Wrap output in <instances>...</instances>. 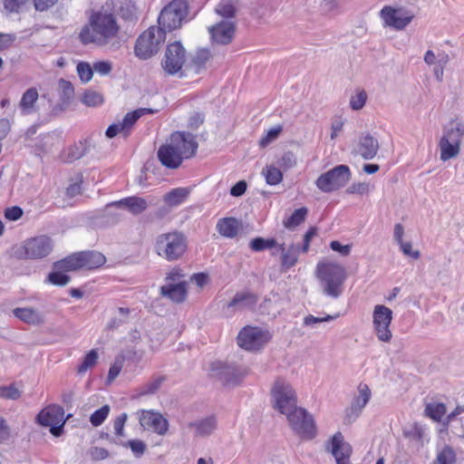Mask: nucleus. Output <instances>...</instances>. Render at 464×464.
Wrapping results in <instances>:
<instances>
[{"label": "nucleus", "instance_id": "1", "mask_svg": "<svg viewBox=\"0 0 464 464\" xmlns=\"http://www.w3.org/2000/svg\"><path fill=\"white\" fill-rule=\"evenodd\" d=\"M198 143L195 135L189 132L175 131L161 145L157 152L160 163L168 169H178L185 159L196 153Z\"/></svg>", "mask_w": 464, "mask_h": 464}, {"label": "nucleus", "instance_id": "2", "mask_svg": "<svg viewBox=\"0 0 464 464\" xmlns=\"http://www.w3.org/2000/svg\"><path fill=\"white\" fill-rule=\"evenodd\" d=\"M120 30L116 17L108 12H95L92 14L79 34V39L83 44H95L105 46L116 37Z\"/></svg>", "mask_w": 464, "mask_h": 464}, {"label": "nucleus", "instance_id": "3", "mask_svg": "<svg viewBox=\"0 0 464 464\" xmlns=\"http://www.w3.org/2000/svg\"><path fill=\"white\" fill-rule=\"evenodd\" d=\"M315 275L324 295L333 299L342 295L343 284L347 278L345 268L342 265L326 261L319 262Z\"/></svg>", "mask_w": 464, "mask_h": 464}, {"label": "nucleus", "instance_id": "4", "mask_svg": "<svg viewBox=\"0 0 464 464\" xmlns=\"http://www.w3.org/2000/svg\"><path fill=\"white\" fill-rule=\"evenodd\" d=\"M53 249V239L45 235L30 237L12 247L11 256L19 260H40Z\"/></svg>", "mask_w": 464, "mask_h": 464}, {"label": "nucleus", "instance_id": "5", "mask_svg": "<svg viewBox=\"0 0 464 464\" xmlns=\"http://www.w3.org/2000/svg\"><path fill=\"white\" fill-rule=\"evenodd\" d=\"M187 250V239L180 232H169L158 236L155 244L156 253L168 261H176Z\"/></svg>", "mask_w": 464, "mask_h": 464}, {"label": "nucleus", "instance_id": "6", "mask_svg": "<svg viewBox=\"0 0 464 464\" xmlns=\"http://www.w3.org/2000/svg\"><path fill=\"white\" fill-rule=\"evenodd\" d=\"M165 39L161 28L150 26L138 37L134 47L135 55L142 60L150 59L159 52Z\"/></svg>", "mask_w": 464, "mask_h": 464}, {"label": "nucleus", "instance_id": "7", "mask_svg": "<svg viewBox=\"0 0 464 464\" xmlns=\"http://www.w3.org/2000/svg\"><path fill=\"white\" fill-rule=\"evenodd\" d=\"M272 403L274 409L281 414H287L296 406V394L289 382L278 379L275 382L271 390Z\"/></svg>", "mask_w": 464, "mask_h": 464}, {"label": "nucleus", "instance_id": "8", "mask_svg": "<svg viewBox=\"0 0 464 464\" xmlns=\"http://www.w3.org/2000/svg\"><path fill=\"white\" fill-rule=\"evenodd\" d=\"M351 179V170L346 165H338L321 174L315 185L324 193H331L344 187Z\"/></svg>", "mask_w": 464, "mask_h": 464}, {"label": "nucleus", "instance_id": "9", "mask_svg": "<svg viewBox=\"0 0 464 464\" xmlns=\"http://www.w3.org/2000/svg\"><path fill=\"white\" fill-rule=\"evenodd\" d=\"M188 13V5L185 0H173L160 12L158 23L164 33L172 31L180 26L182 20Z\"/></svg>", "mask_w": 464, "mask_h": 464}, {"label": "nucleus", "instance_id": "10", "mask_svg": "<svg viewBox=\"0 0 464 464\" xmlns=\"http://www.w3.org/2000/svg\"><path fill=\"white\" fill-rule=\"evenodd\" d=\"M292 430L300 437L311 440L315 436L316 429L313 416L306 410L295 406L285 414Z\"/></svg>", "mask_w": 464, "mask_h": 464}, {"label": "nucleus", "instance_id": "11", "mask_svg": "<svg viewBox=\"0 0 464 464\" xmlns=\"http://www.w3.org/2000/svg\"><path fill=\"white\" fill-rule=\"evenodd\" d=\"M272 338L267 330L256 326H246L237 335V344L250 352L262 349Z\"/></svg>", "mask_w": 464, "mask_h": 464}, {"label": "nucleus", "instance_id": "12", "mask_svg": "<svg viewBox=\"0 0 464 464\" xmlns=\"http://www.w3.org/2000/svg\"><path fill=\"white\" fill-rule=\"evenodd\" d=\"M186 62V50L180 42H174L167 46L161 65L169 75L179 73Z\"/></svg>", "mask_w": 464, "mask_h": 464}, {"label": "nucleus", "instance_id": "13", "mask_svg": "<svg viewBox=\"0 0 464 464\" xmlns=\"http://www.w3.org/2000/svg\"><path fill=\"white\" fill-rule=\"evenodd\" d=\"M380 17L385 26L402 30L412 21L414 14L404 7L385 5L380 12Z\"/></svg>", "mask_w": 464, "mask_h": 464}, {"label": "nucleus", "instance_id": "14", "mask_svg": "<svg viewBox=\"0 0 464 464\" xmlns=\"http://www.w3.org/2000/svg\"><path fill=\"white\" fill-rule=\"evenodd\" d=\"M373 326L375 334L380 341L390 342L392 339V332L390 324L392 320V311L382 304H377L374 307L373 314Z\"/></svg>", "mask_w": 464, "mask_h": 464}, {"label": "nucleus", "instance_id": "15", "mask_svg": "<svg viewBox=\"0 0 464 464\" xmlns=\"http://www.w3.org/2000/svg\"><path fill=\"white\" fill-rule=\"evenodd\" d=\"M371 397L372 392L369 386L365 383H360L358 394L353 399L351 406L345 410V421L348 423L355 421L369 402Z\"/></svg>", "mask_w": 464, "mask_h": 464}, {"label": "nucleus", "instance_id": "16", "mask_svg": "<svg viewBox=\"0 0 464 464\" xmlns=\"http://www.w3.org/2000/svg\"><path fill=\"white\" fill-rule=\"evenodd\" d=\"M257 301L258 296L250 291L237 292L232 300L223 306V310L227 315H231L236 311L254 309Z\"/></svg>", "mask_w": 464, "mask_h": 464}, {"label": "nucleus", "instance_id": "17", "mask_svg": "<svg viewBox=\"0 0 464 464\" xmlns=\"http://www.w3.org/2000/svg\"><path fill=\"white\" fill-rule=\"evenodd\" d=\"M209 34L214 43L227 45L234 38L236 24L230 20H224L208 28Z\"/></svg>", "mask_w": 464, "mask_h": 464}, {"label": "nucleus", "instance_id": "18", "mask_svg": "<svg viewBox=\"0 0 464 464\" xmlns=\"http://www.w3.org/2000/svg\"><path fill=\"white\" fill-rule=\"evenodd\" d=\"M140 423L144 429L164 435L168 431L169 423L160 413L152 411H143L140 417Z\"/></svg>", "mask_w": 464, "mask_h": 464}, {"label": "nucleus", "instance_id": "19", "mask_svg": "<svg viewBox=\"0 0 464 464\" xmlns=\"http://www.w3.org/2000/svg\"><path fill=\"white\" fill-rule=\"evenodd\" d=\"M112 207L124 208L132 215L137 216L148 208V202L143 198L132 196L109 203L106 206V210L108 211Z\"/></svg>", "mask_w": 464, "mask_h": 464}, {"label": "nucleus", "instance_id": "20", "mask_svg": "<svg viewBox=\"0 0 464 464\" xmlns=\"http://www.w3.org/2000/svg\"><path fill=\"white\" fill-rule=\"evenodd\" d=\"M327 450L330 451L338 463V459L343 462H348L351 455V447L343 442V437L341 432H336L329 441Z\"/></svg>", "mask_w": 464, "mask_h": 464}, {"label": "nucleus", "instance_id": "21", "mask_svg": "<svg viewBox=\"0 0 464 464\" xmlns=\"http://www.w3.org/2000/svg\"><path fill=\"white\" fill-rule=\"evenodd\" d=\"M40 425L48 427L58 423H65L64 411L61 406L51 405L42 410L37 415Z\"/></svg>", "mask_w": 464, "mask_h": 464}, {"label": "nucleus", "instance_id": "22", "mask_svg": "<svg viewBox=\"0 0 464 464\" xmlns=\"http://www.w3.org/2000/svg\"><path fill=\"white\" fill-rule=\"evenodd\" d=\"M160 295L175 303H182L188 295L187 283H167L160 287Z\"/></svg>", "mask_w": 464, "mask_h": 464}, {"label": "nucleus", "instance_id": "23", "mask_svg": "<svg viewBox=\"0 0 464 464\" xmlns=\"http://www.w3.org/2000/svg\"><path fill=\"white\" fill-rule=\"evenodd\" d=\"M460 142L455 138H452L444 133L441 137L439 146L440 150V160L447 161L459 155L460 150Z\"/></svg>", "mask_w": 464, "mask_h": 464}, {"label": "nucleus", "instance_id": "24", "mask_svg": "<svg viewBox=\"0 0 464 464\" xmlns=\"http://www.w3.org/2000/svg\"><path fill=\"white\" fill-rule=\"evenodd\" d=\"M281 252V267L284 271L295 266L298 261L300 253V246L297 244H291L286 246L285 244L279 245Z\"/></svg>", "mask_w": 464, "mask_h": 464}, {"label": "nucleus", "instance_id": "25", "mask_svg": "<svg viewBox=\"0 0 464 464\" xmlns=\"http://www.w3.org/2000/svg\"><path fill=\"white\" fill-rule=\"evenodd\" d=\"M379 150V142L372 135L366 134L359 140L357 152L364 160L373 159Z\"/></svg>", "mask_w": 464, "mask_h": 464}, {"label": "nucleus", "instance_id": "26", "mask_svg": "<svg viewBox=\"0 0 464 464\" xmlns=\"http://www.w3.org/2000/svg\"><path fill=\"white\" fill-rule=\"evenodd\" d=\"M13 314L28 324L40 325L44 323V314L32 307H17L13 310Z\"/></svg>", "mask_w": 464, "mask_h": 464}, {"label": "nucleus", "instance_id": "27", "mask_svg": "<svg viewBox=\"0 0 464 464\" xmlns=\"http://www.w3.org/2000/svg\"><path fill=\"white\" fill-rule=\"evenodd\" d=\"M216 228L222 237L234 238L237 236L241 224L236 218H223L218 219Z\"/></svg>", "mask_w": 464, "mask_h": 464}, {"label": "nucleus", "instance_id": "28", "mask_svg": "<svg viewBox=\"0 0 464 464\" xmlns=\"http://www.w3.org/2000/svg\"><path fill=\"white\" fill-rule=\"evenodd\" d=\"M89 151L87 141L74 143L67 148L62 154L61 158L64 162L71 163L82 158Z\"/></svg>", "mask_w": 464, "mask_h": 464}, {"label": "nucleus", "instance_id": "29", "mask_svg": "<svg viewBox=\"0 0 464 464\" xmlns=\"http://www.w3.org/2000/svg\"><path fill=\"white\" fill-rule=\"evenodd\" d=\"M82 269H95L102 266L105 261V256L96 251L81 252Z\"/></svg>", "mask_w": 464, "mask_h": 464}, {"label": "nucleus", "instance_id": "30", "mask_svg": "<svg viewBox=\"0 0 464 464\" xmlns=\"http://www.w3.org/2000/svg\"><path fill=\"white\" fill-rule=\"evenodd\" d=\"M189 427L195 429L197 436H209L217 429V420L214 416H208L200 420L189 423Z\"/></svg>", "mask_w": 464, "mask_h": 464}, {"label": "nucleus", "instance_id": "31", "mask_svg": "<svg viewBox=\"0 0 464 464\" xmlns=\"http://www.w3.org/2000/svg\"><path fill=\"white\" fill-rule=\"evenodd\" d=\"M188 194L189 189L186 188H176L164 196V201L169 207L175 208L183 204Z\"/></svg>", "mask_w": 464, "mask_h": 464}, {"label": "nucleus", "instance_id": "32", "mask_svg": "<svg viewBox=\"0 0 464 464\" xmlns=\"http://www.w3.org/2000/svg\"><path fill=\"white\" fill-rule=\"evenodd\" d=\"M210 52L208 49H198L192 56L188 68L192 70L195 73H199L205 68L207 62L210 59Z\"/></svg>", "mask_w": 464, "mask_h": 464}, {"label": "nucleus", "instance_id": "33", "mask_svg": "<svg viewBox=\"0 0 464 464\" xmlns=\"http://www.w3.org/2000/svg\"><path fill=\"white\" fill-rule=\"evenodd\" d=\"M53 267L57 270L73 271L82 269L81 252L71 255L54 263Z\"/></svg>", "mask_w": 464, "mask_h": 464}, {"label": "nucleus", "instance_id": "34", "mask_svg": "<svg viewBox=\"0 0 464 464\" xmlns=\"http://www.w3.org/2000/svg\"><path fill=\"white\" fill-rule=\"evenodd\" d=\"M456 461L457 456L455 450L450 446H445L437 453L431 464H455Z\"/></svg>", "mask_w": 464, "mask_h": 464}, {"label": "nucleus", "instance_id": "35", "mask_svg": "<svg viewBox=\"0 0 464 464\" xmlns=\"http://www.w3.org/2000/svg\"><path fill=\"white\" fill-rule=\"evenodd\" d=\"M38 99L37 90L34 88H30L23 94L22 99L20 101V107L24 113L31 112L34 104Z\"/></svg>", "mask_w": 464, "mask_h": 464}, {"label": "nucleus", "instance_id": "36", "mask_svg": "<svg viewBox=\"0 0 464 464\" xmlns=\"http://www.w3.org/2000/svg\"><path fill=\"white\" fill-rule=\"evenodd\" d=\"M277 246V242L275 238H263L260 237H255L249 243V247L256 252H261L266 249H271Z\"/></svg>", "mask_w": 464, "mask_h": 464}, {"label": "nucleus", "instance_id": "37", "mask_svg": "<svg viewBox=\"0 0 464 464\" xmlns=\"http://www.w3.org/2000/svg\"><path fill=\"white\" fill-rule=\"evenodd\" d=\"M215 12L224 18L230 19L235 16L237 8L233 0H222L217 5Z\"/></svg>", "mask_w": 464, "mask_h": 464}, {"label": "nucleus", "instance_id": "38", "mask_svg": "<svg viewBox=\"0 0 464 464\" xmlns=\"http://www.w3.org/2000/svg\"><path fill=\"white\" fill-rule=\"evenodd\" d=\"M262 175L265 177L266 183L271 186L279 184L283 179L281 170L272 165L263 169Z\"/></svg>", "mask_w": 464, "mask_h": 464}, {"label": "nucleus", "instance_id": "39", "mask_svg": "<svg viewBox=\"0 0 464 464\" xmlns=\"http://www.w3.org/2000/svg\"><path fill=\"white\" fill-rule=\"evenodd\" d=\"M308 209L304 207L295 209L292 215L284 221V226L287 228L299 226L304 221Z\"/></svg>", "mask_w": 464, "mask_h": 464}, {"label": "nucleus", "instance_id": "40", "mask_svg": "<svg viewBox=\"0 0 464 464\" xmlns=\"http://www.w3.org/2000/svg\"><path fill=\"white\" fill-rule=\"evenodd\" d=\"M425 412L435 421H440L446 414V406L444 403H429L425 408Z\"/></svg>", "mask_w": 464, "mask_h": 464}, {"label": "nucleus", "instance_id": "41", "mask_svg": "<svg viewBox=\"0 0 464 464\" xmlns=\"http://www.w3.org/2000/svg\"><path fill=\"white\" fill-rule=\"evenodd\" d=\"M141 116V111H133L131 112H128L122 121H121V125L123 128V136L127 137L130 133V130L134 125V123L138 121V119Z\"/></svg>", "mask_w": 464, "mask_h": 464}, {"label": "nucleus", "instance_id": "42", "mask_svg": "<svg viewBox=\"0 0 464 464\" xmlns=\"http://www.w3.org/2000/svg\"><path fill=\"white\" fill-rule=\"evenodd\" d=\"M60 97L63 102H68L73 96L74 89L71 82L60 79L58 82Z\"/></svg>", "mask_w": 464, "mask_h": 464}, {"label": "nucleus", "instance_id": "43", "mask_svg": "<svg viewBox=\"0 0 464 464\" xmlns=\"http://www.w3.org/2000/svg\"><path fill=\"white\" fill-rule=\"evenodd\" d=\"M80 80L83 83L89 82L93 76V67L87 62H80L76 67Z\"/></svg>", "mask_w": 464, "mask_h": 464}, {"label": "nucleus", "instance_id": "44", "mask_svg": "<svg viewBox=\"0 0 464 464\" xmlns=\"http://www.w3.org/2000/svg\"><path fill=\"white\" fill-rule=\"evenodd\" d=\"M82 102L87 106L94 107L101 105L103 102V97L98 92L88 90L83 93Z\"/></svg>", "mask_w": 464, "mask_h": 464}, {"label": "nucleus", "instance_id": "45", "mask_svg": "<svg viewBox=\"0 0 464 464\" xmlns=\"http://www.w3.org/2000/svg\"><path fill=\"white\" fill-rule=\"evenodd\" d=\"M110 412V407L108 405H103L100 409L96 410L90 417V422L98 427L106 420Z\"/></svg>", "mask_w": 464, "mask_h": 464}, {"label": "nucleus", "instance_id": "46", "mask_svg": "<svg viewBox=\"0 0 464 464\" xmlns=\"http://www.w3.org/2000/svg\"><path fill=\"white\" fill-rule=\"evenodd\" d=\"M338 315H330L326 314L324 316H314L313 314H308L304 318V325L308 327H315L317 324L326 323L334 320Z\"/></svg>", "mask_w": 464, "mask_h": 464}, {"label": "nucleus", "instance_id": "47", "mask_svg": "<svg viewBox=\"0 0 464 464\" xmlns=\"http://www.w3.org/2000/svg\"><path fill=\"white\" fill-rule=\"evenodd\" d=\"M46 281L53 285L63 286L69 283L70 277L58 270L51 272Z\"/></svg>", "mask_w": 464, "mask_h": 464}, {"label": "nucleus", "instance_id": "48", "mask_svg": "<svg viewBox=\"0 0 464 464\" xmlns=\"http://www.w3.org/2000/svg\"><path fill=\"white\" fill-rule=\"evenodd\" d=\"M98 359V353L95 350H91L84 357L82 362L78 367L79 373L85 372L88 369L94 366Z\"/></svg>", "mask_w": 464, "mask_h": 464}, {"label": "nucleus", "instance_id": "49", "mask_svg": "<svg viewBox=\"0 0 464 464\" xmlns=\"http://www.w3.org/2000/svg\"><path fill=\"white\" fill-rule=\"evenodd\" d=\"M281 131H282V127L280 125L271 128L260 139L259 146L261 148L266 147L268 144H270L273 140H275L279 136Z\"/></svg>", "mask_w": 464, "mask_h": 464}, {"label": "nucleus", "instance_id": "50", "mask_svg": "<svg viewBox=\"0 0 464 464\" xmlns=\"http://www.w3.org/2000/svg\"><path fill=\"white\" fill-rule=\"evenodd\" d=\"M241 375L233 368H227L221 372L220 379L226 384L235 385L238 382Z\"/></svg>", "mask_w": 464, "mask_h": 464}, {"label": "nucleus", "instance_id": "51", "mask_svg": "<svg viewBox=\"0 0 464 464\" xmlns=\"http://www.w3.org/2000/svg\"><path fill=\"white\" fill-rule=\"evenodd\" d=\"M367 94L364 91L358 92L355 95H353L350 99V106L353 110H361L366 103Z\"/></svg>", "mask_w": 464, "mask_h": 464}, {"label": "nucleus", "instance_id": "52", "mask_svg": "<svg viewBox=\"0 0 464 464\" xmlns=\"http://www.w3.org/2000/svg\"><path fill=\"white\" fill-rule=\"evenodd\" d=\"M124 446L129 447L137 458L142 456L146 450V444L140 440H130Z\"/></svg>", "mask_w": 464, "mask_h": 464}, {"label": "nucleus", "instance_id": "53", "mask_svg": "<svg viewBox=\"0 0 464 464\" xmlns=\"http://www.w3.org/2000/svg\"><path fill=\"white\" fill-rule=\"evenodd\" d=\"M21 396L20 391L14 385L1 386L0 398L8 400H17Z\"/></svg>", "mask_w": 464, "mask_h": 464}, {"label": "nucleus", "instance_id": "54", "mask_svg": "<svg viewBox=\"0 0 464 464\" xmlns=\"http://www.w3.org/2000/svg\"><path fill=\"white\" fill-rule=\"evenodd\" d=\"M135 356H136V352L133 350L129 349V350L122 351L115 358L114 362L112 364L117 366L121 371V369L123 368V366L125 364V362L133 360Z\"/></svg>", "mask_w": 464, "mask_h": 464}, {"label": "nucleus", "instance_id": "55", "mask_svg": "<svg viewBox=\"0 0 464 464\" xmlns=\"http://www.w3.org/2000/svg\"><path fill=\"white\" fill-rule=\"evenodd\" d=\"M444 133L461 141L464 135V123L452 121L451 128L446 130Z\"/></svg>", "mask_w": 464, "mask_h": 464}, {"label": "nucleus", "instance_id": "56", "mask_svg": "<svg viewBox=\"0 0 464 464\" xmlns=\"http://www.w3.org/2000/svg\"><path fill=\"white\" fill-rule=\"evenodd\" d=\"M164 377H157L150 382H147L143 386V394H153L155 393L164 382Z\"/></svg>", "mask_w": 464, "mask_h": 464}, {"label": "nucleus", "instance_id": "57", "mask_svg": "<svg viewBox=\"0 0 464 464\" xmlns=\"http://www.w3.org/2000/svg\"><path fill=\"white\" fill-rule=\"evenodd\" d=\"M93 72L105 76L111 73L112 70L111 63L107 61H99L93 63Z\"/></svg>", "mask_w": 464, "mask_h": 464}, {"label": "nucleus", "instance_id": "58", "mask_svg": "<svg viewBox=\"0 0 464 464\" xmlns=\"http://www.w3.org/2000/svg\"><path fill=\"white\" fill-rule=\"evenodd\" d=\"M128 415L127 413L123 412L121 415H119L113 423V428L115 434L119 437L124 436V425L127 420Z\"/></svg>", "mask_w": 464, "mask_h": 464}, {"label": "nucleus", "instance_id": "59", "mask_svg": "<svg viewBox=\"0 0 464 464\" xmlns=\"http://www.w3.org/2000/svg\"><path fill=\"white\" fill-rule=\"evenodd\" d=\"M279 165L285 169L295 167L296 165V159L294 153L291 151L284 153L279 160Z\"/></svg>", "mask_w": 464, "mask_h": 464}, {"label": "nucleus", "instance_id": "60", "mask_svg": "<svg viewBox=\"0 0 464 464\" xmlns=\"http://www.w3.org/2000/svg\"><path fill=\"white\" fill-rule=\"evenodd\" d=\"M27 0H4V7L8 13H18Z\"/></svg>", "mask_w": 464, "mask_h": 464}, {"label": "nucleus", "instance_id": "61", "mask_svg": "<svg viewBox=\"0 0 464 464\" xmlns=\"http://www.w3.org/2000/svg\"><path fill=\"white\" fill-rule=\"evenodd\" d=\"M120 13L123 19L133 20L136 17V7L134 5L128 3L121 7Z\"/></svg>", "mask_w": 464, "mask_h": 464}, {"label": "nucleus", "instance_id": "62", "mask_svg": "<svg viewBox=\"0 0 464 464\" xmlns=\"http://www.w3.org/2000/svg\"><path fill=\"white\" fill-rule=\"evenodd\" d=\"M400 247H401V250L402 251V253L407 256H410L413 259H418L420 256V253L419 250H413L412 248V245L411 242H401L399 244Z\"/></svg>", "mask_w": 464, "mask_h": 464}, {"label": "nucleus", "instance_id": "63", "mask_svg": "<svg viewBox=\"0 0 464 464\" xmlns=\"http://www.w3.org/2000/svg\"><path fill=\"white\" fill-rule=\"evenodd\" d=\"M90 456L93 460H102L109 457V451L102 447H92L90 449Z\"/></svg>", "mask_w": 464, "mask_h": 464}, {"label": "nucleus", "instance_id": "64", "mask_svg": "<svg viewBox=\"0 0 464 464\" xmlns=\"http://www.w3.org/2000/svg\"><path fill=\"white\" fill-rule=\"evenodd\" d=\"M23 209L18 206L7 208L5 210V217L8 220L16 221L23 216Z\"/></svg>", "mask_w": 464, "mask_h": 464}]
</instances>
